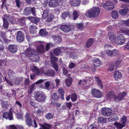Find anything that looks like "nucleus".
<instances>
[{
  "label": "nucleus",
  "instance_id": "obj_1",
  "mask_svg": "<svg viewBox=\"0 0 129 129\" xmlns=\"http://www.w3.org/2000/svg\"><path fill=\"white\" fill-rule=\"evenodd\" d=\"M109 39L112 43H115L119 45H122L125 42V39L121 35H118L116 37L113 32H109L108 35Z\"/></svg>",
  "mask_w": 129,
  "mask_h": 129
},
{
  "label": "nucleus",
  "instance_id": "obj_2",
  "mask_svg": "<svg viewBox=\"0 0 129 129\" xmlns=\"http://www.w3.org/2000/svg\"><path fill=\"white\" fill-rule=\"evenodd\" d=\"M35 50L31 47L27 48L24 52L25 55L32 61L38 62L40 60L39 57L35 54Z\"/></svg>",
  "mask_w": 129,
  "mask_h": 129
},
{
  "label": "nucleus",
  "instance_id": "obj_3",
  "mask_svg": "<svg viewBox=\"0 0 129 129\" xmlns=\"http://www.w3.org/2000/svg\"><path fill=\"white\" fill-rule=\"evenodd\" d=\"M113 91H111L107 94L106 98L110 100H114L116 102H118L122 100L126 96V93L125 92L120 93L116 96H114Z\"/></svg>",
  "mask_w": 129,
  "mask_h": 129
},
{
  "label": "nucleus",
  "instance_id": "obj_4",
  "mask_svg": "<svg viewBox=\"0 0 129 129\" xmlns=\"http://www.w3.org/2000/svg\"><path fill=\"white\" fill-rule=\"evenodd\" d=\"M100 13V10L99 7H93L87 11L85 15L87 17L91 18L97 17Z\"/></svg>",
  "mask_w": 129,
  "mask_h": 129
},
{
  "label": "nucleus",
  "instance_id": "obj_5",
  "mask_svg": "<svg viewBox=\"0 0 129 129\" xmlns=\"http://www.w3.org/2000/svg\"><path fill=\"white\" fill-rule=\"evenodd\" d=\"M31 13L34 16H36L35 9L34 7L26 8L24 10L23 14L26 15H29Z\"/></svg>",
  "mask_w": 129,
  "mask_h": 129
},
{
  "label": "nucleus",
  "instance_id": "obj_6",
  "mask_svg": "<svg viewBox=\"0 0 129 129\" xmlns=\"http://www.w3.org/2000/svg\"><path fill=\"white\" fill-rule=\"evenodd\" d=\"M43 44L44 43L43 42L37 41L36 42V45L37 46V51L38 52L41 54L44 52V48Z\"/></svg>",
  "mask_w": 129,
  "mask_h": 129
},
{
  "label": "nucleus",
  "instance_id": "obj_7",
  "mask_svg": "<svg viewBox=\"0 0 129 129\" xmlns=\"http://www.w3.org/2000/svg\"><path fill=\"white\" fill-rule=\"evenodd\" d=\"M35 99L38 102H40L41 99L39 98L40 97H42V99L44 98V95H45L43 92L42 91H36L34 92Z\"/></svg>",
  "mask_w": 129,
  "mask_h": 129
},
{
  "label": "nucleus",
  "instance_id": "obj_8",
  "mask_svg": "<svg viewBox=\"0 0 129 129\" xmlns=\"http://www.w3.org/2000/svg\"><path fill=\"white\" fill-rule=\"evenodd\" d=\"M51 62L52 67L57 71H58V66L56 62L57 58L55 57H52L51 58Z\"/></svg>",
  "mask_w": 129,
  "mask_h": 129
},
{
  "label": "nucleus",
  "instance_id": "obj_9",
  "mask_svg": "<svg viewBox=\"0 0 129 129\" xmlns=\"http://www.w3.org/2000/svg\"><path fill=\"white\" fill-rule=\"evenodd\" d=\"M101 112L104 116H108L111 115L112 111L110 108H104L102 109Z\"/></svg>",
  "mask_w": 129,
  "mask_h": 129
},
{
  "label": "nucleus",
  "instance_id": "obj_10",
  "mask_svg": "<svg viewBox=\"0 0 129 129\" xmlns=\"http://www.w3.org/2000/svg\"><path fill=\"white\" fill-rule=\"evenodd\" d=\"M91 93L93 96L98 98H101L102 96V92L96 89H94L92 90Z\"/></svg>",
  "mask_w": 129,
  "mask_h": 129
},
{
  "label": "nucleus",
  "instance_id": "obj_11",
  "mask_svg": "<svg viewBox=\"0 0 129 129\" xmlns=\"http://www.w3.org/2000/svg\"><path fill=\"white\" fill-rule=\"evenodd\" d=\"M103 7L106 10H112L114 7V3L109 1L107 2L104 5Z\"/></svg>",
  "mask_w": 129,
  "mask_h": 129
},
{
  "label": "nucleus",
  "instance_id": "obj_12",
  "mask_svg": "<svg viewBox=\"0 0 129 129\" xmlns=\"http://www.w3.org/2000/svg\"><path fill=\"white\" fill-rule=\"evenodd\" d=\"M9 18L8 15H4V17L3 18L4 27L5 29H7L8 28L9 23L7 21V19H9Z\"/></svg>",
  "mask_w": 129,
  "mask_h": 129
},
{
  "label": "nucleus",
  "instance_id": "obj_13",
  "mask_svg": "<svg viewBox=\"0 0 129 129\" xmlns=\"http://www.w3.org/2000/svg\"><path fill=\"white\" fill-rule=\"evenodd\" d=\"M106 53L108 56L111 57H114L118 54V51L116 49L112 50H107L106 51Z\"/></svg>",
  "mask_w": 129,
  "mask_h": 129
},
{
  "label": "nucleus",
  "instance_id": "obj_14",
  "mask_svg": "<svg viewBox=\"0 0 129 129\" xmlns=\"http://www.w3.org/2000/svg\"><path fill=\"white\" fill-rule=\"evenodd\" d=\"M16 39L18 42H22L24 40V35L21 31H18L17 34Z\"/></svg>",
  "mask_w": 129,
  "mask_h": 129
},
{
  "label": "nucleus",
  "instance_id": "obj_15",
  "mask_svg": "<svg viewBox=\"0 0 129 129\" xmlns=\"http://www.w3.org/2000/svg\"><path fill=\"white\" fill-rule=\"evenodd\" d=\"M44 74L50 76H55V73L54 71L53 70H49L47 71L46 72H45L43 70H42L41 75Z\"/></svg>",
  "mask_w": 129,
  "mask_h": 129
},
{
  "label": "nucleus",
  "instance_id": "obj_16",
  "mask_svg": "<svg viewBox=\"0 0 129 129\" xmlns=\"http://www.w3.org/2000/svg\"><path fill=\"white\" fill-rule=\"evenodd\" d=\"M49 6L52 7H55L58 5L60 6L57 0H50L49 2Z\"/></svg>",
  "mask_w": 129,
  "mask_h": 129
},
{
  "label": "nucleus",
  "instance_id": "obj_17",
  "mask_svg": "<svg viewBox=\"0 0 129 129\" xmlns=\"http://www.w3.org/2000/svg\"><path fill=\"white\" fill-rule=\"evenodd\" d=\"M60 28L62 31L66 33L69 32L71 30L70 26L67 25H61L60 27Z\"/></svg>",
  "mask_w": 129,
  "mask_h": 129
},
{
  "label": "nucleus",
  "instance_id": "obj_18",
  "mask_svg": "<svg viewBox=\"0 0 129 129\" xmlns=\"http://www.w3.org/2000/svg\"><path fill=\"white\" fill-rule=\"evenodd\" d=\"M129 11V7H124L123 9L120 10L119 12L120 14L122 15H126Z\"/></svg>",
  "mask_w": 129,
  "mask_h": 129
},
{
  "label": "nucleus",
  "instance_id": "obj_19",
  "mask_svg": "<svg viewBox=\"0 0 129 129\" xmlns=\"http://www.w3.org/2000/svg\"><path fill=\"white\" fill-rule=\"evenodd\" d=\"M31 69L33 72H35L37 75H40V74H41V73H42V70H41L40 71H39L38 68L36 66H31Z\"/></svg>",
  "mask_w": 129,
  "mask_h": 129
},
{
  "label": "nucleus",
  "instance_id": "obj_20",
  "mask_svg": "<svg viewBox=\"0 0 129 129\" xmlns=\"http://www.w3.org/2000/svg\"><path fill=\"white\" fill-rule=\"evenodd\" d=\"M8 48L10 52L13 53L16 52L17 49V46L15 45H9Z\"/></svg>",
  "mask_w": 129,
  "mask_h": 129
},
{
  "label": "nucleus",
  "instance_id": "obj_21",
  "mask_svg": "<svg viewBox=\"0 0 129 129\" xmlns=\"http://www.w3.org/2000/svg\"><path fill=\"white\" fill-rule=\"evenodd\" d=\"M3 117L5 118L6 119H9L10 120L13 119V117L12 114L11 113H4L3 114Z\"/></svg>",
  "mask_w": 129,
  "mask_h": 129
},
{
  "label": "nucleus",
  "instance_id": "obj_22",
  "mask_svg": "<svg viewBox=\"0 0 129 129\" xmlns=\"http://www.w3.org/2000/svg\"><path fill=\"white\" fill-rule=\"evenodd\" d=\"M92 80V78L90 77H88L86 78L85 79H84L83 80H80L79 83V84H82L83 86L85 85L86 83L88 82H90Z\"/></svg>",
  "mask_w": 129,
  "mask_h": 129
},
{
  "label": "nucleus",
  "instance_id": "obj_23",
  "mask_svg": "<svg viewBox=\"0 0 129 129\" xmlns=\"http://www.w3.org/2000/svg\"><path fill=\"white\" fill-rule=\"evenodd\" d=\"M28 18L32 22L36 24L39 22L40 21V19L38 17H29Z\"/></svg>",
  "mask_w": 129,
  "mask_h": 129
},
{
  "label": "nucleus",
  "instance_id": "obj_24",
  "mask_svg": "<svg viewBox=\"0 0 129 129\" xmlns=\"http://www.w3.org/2000/svg\"><path fill=\"white\" fill-rule=\"evenodd\" d=\"M122 76L121 73L118 70H116L114 72V77L115 79L117 80L118 78H120Z\"/></svg>",
  "mask_w": 129,
  "mask_h": 129
},
{
  "label": "nucleus",
  "instance_id": "obj_25",
  "mask_svg": "<svg viewBox=\"0 0 129 129\" xmlns=\"http://www.w3.org/2000/svg\"><path fill=\"white\" fill-rule=\"evenodd\" d=\"M80 2V0H70V3L72 6H76L79 5Z\"/></svg>",
  "mask_w": 129,
  "mask_h": 129
},
{
  "label": "nucleus",
  "instance_id": "obj_26",
  "mask_svg": "<svg viewBox=\"0 0 129 129\" xmlns=\"http://www.w3.org/2000/svg\"><path fill=\"white\" fill-rule=\"evenodd\" d=\"M53 41H55L56 43L58 44L61 42V38L59 36H53L52 37Z\"/></svg>",
  "mask_w": 129,
  "mask_h": 129
},
{
  "label": "nucleus",
  "instance_id": "obj_27",
  "mask_svg": "<svg viewBox=\"0 0 129 129\" xmlns=\"http://www.w3.org/2000/svg\"><path fill=\"white\" fill-rule=\"evenodd\" d=\"M119 118L117 115L115 114H112L110 118H109V121L111 122H112L115 120H118Z\"/></svg>",
  "mask_w": 129,
  "mask_h": 129
},
{
  "label": "nucleus",
  "instance_id": "obj_28",
  "mask_svg": "<svg viewBox=\"0 0 129 129\" xmlns=\"http://www.w3.org/2000/svg\"><path fill=\"white\" fill-rule=\"evenodd\" d=\"M58 97L56 93H54L53 94L52 96L51 99V101L52 103H54L57 102V100L58 99Z\"/></svg>",
  "mask_w": 129,
  "mask_h": 129
},
{
  "label": "nucleus",
  "instance_id": "obj_29",
  "mask_svg": "<svg viewBox=\"0 0 129 129\" xmlns=\"http://www.w3.org/2000/svg\"><path fill=\"white\" fill-rule=\"evenodd\" d=\"M93 64L95 67H98L99 66L100 64V60L97 58H96L93 59L92 60Z\"/></svg>",
  "mask_w": 129,
  "mask_h": 129
},
{
  "label": "nucleus",
  "instance_id": "obj_30",
  "mask_svg": "<svg viewBox=\"0 0 129 129\" xmlns=\"http://www.w3.org/2000/svg\"><path fill=\"white\" fill-rule=\"evenodd\" d=\"M120 33L124 34L126 35L129 36V29L124 28H121L119 31Z\"/></svg>",
  "mask_w": 129,
  "mask_h": 129
},
{
  "label": "nucleus",
  "instance_id": "obj_31",
  "mask_svg": "<svg viewBox=\"0 0 129 129\" xmlns=\"http://www.w3.org/2000/svg\"><path fill=\"white\" fill-rule=\"evenodd\" d=\"M53 53L56 56H58L61 53V51L60 48H58L54 49L53 51Z\"/></svg>",
  "mask_w": 129,
  "mask_h": 129
},
{
  "label": "nucleus",
  "instance_id": "obj_32",
  "mask_svg": "<svg viewBox=\"0 0 129 129\" xmlns=\"http://www.w3.org/2000/svg\"><path fill=\"white\" fill-rule=\"evenodd\" d=\"M30 33L32 34H33L36 33V29L37 27L36 26L34 25H31L30 26Z\"/></svg>",
  "mask_w": 129,
  "mask_h": 129
},
{
  "label": "nucleus",
  "instance_id": "obj_33",
  "mask_svg": "<svg viewBox=\"0 0 129 129\" xmlns=\"http://www.w3.org/2000/svg\"><path fill=\"white\" fill-rule=\"evenodd\" d=\"M72 79L71 77H69L65 80V82L67 85L68 87H70L72 83Z\"/></svg>",
  "mask_w": 129,
  "mask_h": 129
},
{
  "label": "nucleus",
  "instance_id": "obj_34",
  "mask_svg": "<svg viewBox=\"0 0 129 129\" xmlns=\"http://www.w3.org/2000/svg\"><path fill=\"white\" fill-rule=\"evenodd\" d=\"M93 39L90 38L88 40L86 43V47L88 48L90 47L93 43Z\"/></svg>",
  "mask_w": 129,
  "mask_h": 129
},
{
  "label": "nucleus",
  "instance_id": "obj_35",
  "mask_svg": "<svg viewBox=\"0 0 129 129\" xmlns=\"http://www.w3.org/2000/svg\"><path fill=\"white\" fill-rule=\"evenodd\" d=\"M117 129H121L122 128L125 126V125L122 124L120 123L116 122L114 123Z\"/></svg>",
  "mask_w": 129,
  "mask_h": 129
},
{
  "label": "nucleus",
  "instance_id": "obj_36",
  "mask_svg": "<svg viewBox=\"0 0 129 129\" xmlns=\"http://www.w3.org/2000/svg\"><path fill=\"white\" fill-rule=\"evenodd\" d=\"M95 81L97 82L98 84L99 87L100 88H103L102 84L100 80L98 77H95Z\"/></svg>",
  "mask_w": 129,
  "mask_h": 129
},
{
  "label": "nucleus",
  "instance_id": "obj_37",
  "mask_svg": "<svg viewBox=\"0 0 129 129\" xmlns=\"http://www.w3.org/2000/svg\"><path fill=\"white\" fill-rule=\"evenodd\" d=\"M49 11V10L48 9H46L43 12V15L42 18L43 19H45L46 17L48 16V14Z\"/></svg>",
  "mask_w": 129,
  "mask_h": 129
},
{
  "label": "nucleus",
  "instance_id": "obj_38",
  "mask_svg": "<svg viewBox=\"0 0 129 129\" xmlns=\"http://www.w3.org/2000/svg\"><path fill=\"white\" fill-rule=\"evenodd\" d=\"M98 121L99 123H105L106 122L107 119L106 118L100 117L98 118Z\"/></svg>",
  "mask_w": 129,
  "mask_h": 129
},
{
  "label": "nucleus",
  "instance_id": "obj_39",
  "mask_svg": "<svg viewBox=\"0 0 129 129\" xmlns=\"http://www.w3.org/2000/svg\"><path fill=\"white\" fill-rule=\"evenodd\" d=\"M39 125L41 126V127L39 129H49L51 127L50 125L47 123L45 124L44 125H43L40 124Z\"/></svg>",
  "mask_w": 129,
  "mask_h": 129
},
{
  "label": "nucleus",
  "instance_id": "obj_40",
  "mask_svg": "<svg viewBox=\"0 0 129 129\" xmlns=\"http://www.w3.org/2000/svg\"><path fill=\"white\" fill-rule=\"evenodd\" d=\"M54 17V16L52 14H50L48 15L46 17V21L47 22H50L52 20Z\"/></svg>",
  "mask_w": 129,
  "mask_h": 129
},
{
  "label": "nucleus",
  "instance_id": "obj_41",
  "mask_svg": "<svg viewBox=\"0 0 129 129\" xmlns=\"http://www.w3.org/2000/svg\"><path fill=\"white\" fill-rule=\"evenodd\" d=\"M22 77H18L15 80L14 83L16 85H18L21 82L23 79Z\"/></svg>",
  "mask_w": 129,
  "mask_h": 129
},
{
  "label": "nucleus",
  "instance_id": "obj_42",
  "mask_svg": "<svg viewBox=\"0 0 129 129\" xmlns=\"http://www.w3.org/2000/svg\"><path fill=\"white\" fill-rule=\"evenodd\" d=\"M111 14L112 17L116 19L118 17V13L116 11H113L111 13Z\"/></svg>",
  "mask_w": 129,
  "mask_h": 129
},
{
  "label": "nucleus",
  "instance_id": "obj_43",
  "mask_svg": "<svg viewBox=\"0 0 129 129\" xmlns=\"http://www.w3.org/2000/svg\"><path fill=\"white\" fill-rule=\"evenodd\" d=\"M44 112V109L41 107L39 108L38 109L36 112L38 114L40 115L43 114Z\"/></svg>",
  "mask_w": 129,
  "mask_h": 129
},
{
  "label": "nucleus",
  "instance_id": "obj_44",
  "mask_svg": "<svg viewBox=\"0 0 129 129\" xmlns=\"http://www.w3.org/2000/svg\"><path fill=\"white\" fill-rule=\"evenodd\" d=\"M35 83L31 84L30 85V89L29 90L28 92L29 94L31 93L35 89Z\"/></svg>",
  "mask_w": 129,
  "mask_h": 129
},
{
  "label": "nucleus",
  "instance_id": "obj_45",
  "mask_svg": "<svg viewBox=\"0 0 129 129\" xmlns=\"http://www.w3.org/2000/svg\"><path fill=\"white\" fill-rule=\"evenodd\" d=\"M46 118L48 120H49L52 118L53 117V114L50 113H49L46 114L45 115Z\"/></svg>",
  "mask_w": 129,
  "mask_h": 129
},
{
  "label": "nucleus",
  "instance_id": "obj_46",
  "mask_svg": "<svg viewBox=\"0 0 129 129\" xmlns=\"http://www.w3.org/2000/svg\"><path fill=\"white\" fill-rule=\"evenodd\" d=\"M39 33L41 36H46L48 34V33L47 31L42 29L40 30Z\"/></svg>",
  "mask_w": 129,
  "mask_h": 129
},
{
  "label": "nucleus",
  "instance_id": "obj_47",
  "mask_svg": "<svg viewBox=\"0 0 129 129\" xmlns=\"http://www.w3.org/2000/svg\"><path fill=\"white\" fill-rule=\"evenodd\" d=\"M77 97L76 93H73L72 94L71 99L73 102L76 101L77 99Z\"/></svg>",
  "mask_w": 129,
  "mask_h": 129
},
{
  "label": "nucleus",
  "instance_id": "obj_48",
  "mask_svg": "<svg viewBox=\"0 0 129 129\" xmlns=\"http://www.w3.org/2000/svg\"><path fill=\"white\" fill-rule=\"evenodd\" d=\"M69 15V13L68 12H65L62 14L61 17L62 19H65L66 17Z\"/></svg>",
  "mask_w": 129,
  "mask_h": 129
},
{
  "label": "nucleus",
  "instance_id": "obj_49",
  "mask_svg": "<svg viewBox=\"0 0 129 129\" xmlns=\"http://www.w3.org/2000/svg\"><path fill=\"white\" fill-rule=\"evenodd\" d=\"M70 57L73 59H75L78 57L77 55L74 52H72L70 54Z\"/></svg>",
  "mask_w": 129,
  "mask_h": 129
},
{
  "label": "nucleus",
  "instance_id": "obj_50",
  "mask_svg": "<svg viewBox=\"0 0 129 129\" xmlns=\"http://www.w3.org/2000/svg\"><path fill=\"white\" fill-rule=\"evenodd\" d=\"M8 106V103L6 101H3L2 103V107L3 108H7Z\"/></svg>",
  "mask_w": 129,
  "mask_h": 129
},
{
  "label": "nucleus",
  "instance_id": "obj_51",
  "mask_svg": "<svg viewBox=\"0 0 129 129\" xmlns=\"http://www.w3.org/2000/svg\"><path fill=\"white\" fill-rule=\"evenodd\" d=\"M115 67L114 64H110L109 66L108 70L110 72L112 71L114 69Z\"/></svg>",
  "mask_w": 129,
  "mask_h": 129
},
{
  "label": "nucleus",
  "instance_id": "obj_52",
  "mask_svg": "<svg viewBox=\"0 0 129 129\" xmlns=\"http://www.w3.org/2000/svg\"><path fill=\"white\" fill-rule=\"evenodd\" d=\"M26 124L28 126H30L32 124V121L31 118L26 119Z\"/></svg>",
  "mask_w": 129,
  "mask_h": 129
},
{
  "label": "nucleus",
  "instance_id": "obj_53",
  "mask_svg": "<svg viewBox=\"0 0 129 129\" xmlns=\"http://www.w3.org/2000/svg\"><path fill=\"white\" fill-rule=\"evenodd\" d=\"M126 122V117L125 116H123L122 118L121 122L122 124L125 125Z\"/></svg>",
  "mask_w": 129,
  "mask_h": 129
},
{
  "label": "nucleus",
  "instance_id": "obj_54",
  "mask_svg": "<svg viewBox=\"0 0 129 129\" xmlns=\"http://www.w3.org/2000/svg\"><path fill=\"white\" fill-rule=\"evenodd\" d=\"M73 19L74 20H76V19L78 17V14L76 11H74L73 14Z\"/></svg>",
  "mask_w": 129,
  "mask_h": 129
},
{
  "label": "nucleus",
  "instance_id": "obj_55",
  "mask_svg": "<svg viewBox=\"0 0 129 129\" xmlns=\"http://www.w3.org/2000/svg\"><path fill=\"white\" fill-rule=\"evenodd\" d=\"M7 61L5 60H1L0 62V66H7Z\"/></svg>",
  "mask_w": 129,
  "mask_h": 129
},
{
  "label": "nucleus",
  "instance_id": "obj_56",
  "mask_svg": "<svg viewBox=\"0 0 129 129\" xmlns=\"http://www.w3.org/2000/svg\"><path fill=\"white\" fill-rule=\"evenodd\" d=\"M77 27L80 30H82L83 28V25L82 23L77 24Z\"/></svg>",
  "mask_w": 129,
  "mask_h": 129
},
{
  "label": "nucleus",
  "instance_id": "obj_57",
  "mask_svg": "<svg viewBox=\"0 0 129 129\" xmlns=\"http://www.w3.org/2000/svg\"><path fill=\"white\" fill-rule=\"evenodd\" d=\"M97 126L94 123H92L91 125H90L89 127V129H98L97 127Z\"/></svg>",
  "mask_w": 129,
  "mask_h": 129
},
{
  "label": "nucleus",
  "instance_id": "obj_58",
  "mask_svg": "<svg viewBox=\"0 0 129 129\" xmlns=\"http://www.w3.org/2000/svg\"><path fill=\"white\" fill-rule=\"evenodd\" d=\"M116 27V25H113L112 26L109 25L107 27V29L108 30H112L114 28H115Z\"/></svg>",
  "mask_w": 129,
  "mask_h": 129
},
{
  "label": "nucleus",
  "instance_id": "obj_59",
  "mask_svg": "<svg viewBox=\"0 0 129 129\" xmlns=\"http://www.w3.org/2000/svg\"><path fill=\"white\" fill-rule=\"evenodd\" d=\"M116 68H119L122 65L121 62L120 61L117 60L116 62Z\"/></svg>",
  "mask_w": 129,
  "mask_h": 129
},
{
  "label": "nucleus",
  "instance_id": "obj_60",
  "mask_svg": "<svg viewBox=\"0 0 129 129\" xmlns=\"http://www.w3.org/2000/svg\"><path fill=\"white\" fill-rule=\"evenodd\" d=\"M50 85V83L49 82L47 81L45 83V88L48 90H49V87Z\"/></svg>",
  "mask_w": 129,
  "mask_h": 129
},
{
  "label": "nucleus",
  "instance_id": "obj_61",
  "mask_svg": "<svg viewBox=\"0 0 129 129\" xmlns=\"http://www.w3.org/2000/svg\"><path fill=\"white\" fill-rule=\"evenodd\" d=\"M5 80L11 86H13V84L12 82L10 80H8L6 77V76H5L4 77Z\"/></svg>",
  "mask_w": 129,
  "mask_h": 129
},
{
  "label": "nucleus",
  "instance_id": "obj_62",
  "mask_svg": "<svg viewBox=\"0 0 129 129\" xmlns=\"http://www.w3.org/2000/svg\"><path fill=\"white\" fill-rule=\"evenodd\" d=\"M123 23L126 26L129 27V19L126 20L124 21Z\"/></svg>",
  "mask_w": 129,
  "mask_h": 129
},
{
  "label": "nucleus",
  "instance_id": "obj_63",
  "mask_svg": "<svg viewBox=\"0 0 129 129\" xmlns=\"http://www.w3.org/2000/svg\"><path fill=\"white\" fill-rule=\"evenodd\" d=\"M76 65V64L75 63L72 62H70L69 63V68L72 69Z\"/></svg>",
  "mask_w": 129,
  "mask_h": 129
},
{
  "label": "nucleus",
  "instance_id": "obj_64",
  "mask_svg": "<svg viewBox=\"0 0 129 129\" xmlns=\"http://www.w3.org/2000/svg\"><path fill=\"white\" fill-rule=\"evenodd\" d=\"M58 93L60 94L64 93V92L63 89L62 88H59L58 90Z\"/></svg>",
  "mask_w": 129,
  "mask_h": 129
}]
</instances>
